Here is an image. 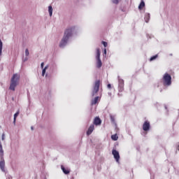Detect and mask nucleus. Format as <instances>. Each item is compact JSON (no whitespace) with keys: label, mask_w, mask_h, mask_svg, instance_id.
<instances>
[{"label":"nucleus","mask_w":179,"mask_h":179,"mask_svg":"<svg viewBox=\"0 0 179 179\" xmlns=\"http://www.w3.org/2000/svg\"><path fill=\"white\" fill-rule=\"evenodd\" d=\"M75 30V27L67 28L64 31V35L60 42L59 47H65L69 40V37H72V33Z\"/></svg>","instance_id":"obj_1"},{"label":"nucleus","mask_w":179,"mask_h":179,"mask_svg":"<svg viewBox=\"0 0 179 179\" xmlns=\"http://www.w3.org/2000/svg\"><path fill=\"white\" fill-rule=\"evenodd\" d=\"M19 80H20V75L15 73L13 74L10 84V90L15 92V89L17 85H19Z\"/></svg>","instance_id":"obj_2"},{"label":"nucleus","mask_w":179,"mask_h":179,"mask_svg":"<svg viewBox=\"0 0 179 179\" xmlns=\"http://www.w3.org/2000/svg\"><path fill=\"white\" fill-rule=\"evenodd\" d=\"M163 85L164 86H171V76L168 73H166L163 78Z\"/></svg>","instance_id":"obj_3"},{"label":"nucleus","mask_w":179,"mask_h":179,"mask_svg":"<svg viewBox=\"0 0 179 179\" xmlns=\"http://www.w3.org/2000/svg\"><path fill=\"white\" fill-rule=\"evenodd\" d=\"M100 85H101L100 80H96L94 82L92 92V96H96V94L99 93V90H100Z\"/></svg>","instance_id":"obj_4"},{"label":"nucleus","mask_w":179,"mask_h":179,"mask_svg":"<svg viewBox=\"0 0 179 179\" xmlns=\"http://www.w3.org/2000/svg\"><path fill=\"white\" fill-rule=\"evenodd\" d=\"M112 155H113V157L116 160L117 163H120V152H118L117 150H113Z\"/></svg>","instance_id":"obj_5"},{"label":"nucleus","mask_w":179,"mask_h":179,"mask_svg":"<svg viewBox=\"0 0 179 179\" xmlns=\"http://www.w3.org/2000/svg\"><path fill=\"white\" fill-rule=\"evenodd\" d=\"M143 131H148L150 129V121H145L143 124Z\"/></svg>","instance_id":"obj_6"},{"label":"nucleus","mask_w":179,"mask_h":179,"mask_svg":"<svg viewBox=\"0 0 179 179\" xmlns=\"http://www.w3.org/2000/svg\"><path fill=\"white\" fill-rule=\"evenodd\" d=\"M118 82H119V86H118L119 92H124V80L119 78Z\"/></svg>","instance_id":"obj_7"},{"label":"nucleus","mask_w":179,"mask_h":179,"mask_svg":"<svg viewBox=\"0 0 179 179\" xmlns=\"http://www.w3.org/2000/svg\"><path fill=\"white\" fill-rule=\"evenodd\" d=\"M94 131V124H91L87 131V135L89 136Z\"/></svg>","instance_id":"obj_8"},{"label":"nucleus","mask_w":179,"mask_h":179,"mask_svg":"<svg viewBox=\"0 0 179 179\" xmlns=\"http://www.w3.org/2000/svg\"><path fill=\"white\" fill-rule=\"evenodd\" d=\"M94 125H101V119L99 117H96L94 119Z\"/></svg>","instance_id":"obj_9"},{"label":"nucleus","mask_w":179,"mask_h":179,"mask_svg":"<svg viewBox=\"0 0 179 179\" xmlns=\"http://www.w3.org/2000/svg\"><path fill=\"white\" fill-rule=\"evenodd\" d=\"M99 101H100V97L96 96L94 99L92 100L91 104H92V106H94V105L97 104V103H99Z\"/></svg>","instance_id":"obj_10"},{"label":"nucleus","mask_w":179,"mask_h":179,"mask_svg":"<svg viewBox=\"0 0 179 179\" xmlns=\"http://www.w3.org/2000/svg\"><path fill=\"white\" fill-rule=\"evenodd\" d=\"M150 19V14L149 13H147L145 15V17H144V20L146 23H148L149 22V20Z\"/></svg>","instance_id":"obj_11"},{"label":"nucleus","mask_w":179,"mask_h":179,"mask_svg":"<svg viewBox=\"0 0 179 179\" xmlns=\"http://www.w3.org/2000/svg\"><path fill=\"white\" fill-rule=\"evenodd\" d=\"M61 169L64 174H69V173H71L69 169H65V167H64L62 165L61 166Z\"/></svg>","instance_id":"obj_12"},{"label":"nucleus","mask_w":179,"mask_h":179,"mask_svg":"<svg viewBox=\"0 0 179 179\" xmlns=\"http://www.w3.org/2000/svg\"><path fill=\"white\" fill-rule=\"evenodd\" d=\"M0 168L2 170V171H3V170H5V160H2L0 162Z\"/></svg>","instance_id":"obj_13"},{"label":"nucleus","mask_w":179,"mask_h":179,"mask_svg":"<svg viewBox=\"0 0 179 179\" xmlns=\"http://www.w3.org/2000/svg\"><path fill=\"white\" fill-rule=\"evenodd\" d=\"M97 59L96 67L101 68V66L103 65V64L101 63V59Z\"/></svg>","instance_id":"obj_14"},{"label":"nucleus","mask_w":179,"mask_h":179,"mask_svg":"<svg viewBox=\"0 0 179 179\" xmlns=\"http://www.w3.org/2000/svg\"><path fill=\"white\" fill-rule=\"evenodd\" d=\"M143 8H145V1H142L140 5L138 6V9H140V10H142Z\"/></svg>","instance_id":"obj_15"},{"label":"nucleus","mask_w":179,"mask_h":179,"mask_svg":"<svg viewBox=\"0 0 179 179\" xmlns=\"http://www.w3.org/2000/svg\"><path fill=\"white\" fill-rule=\"evenodd\" d=\"M0 156H1V157H3V148H2V144L1 143V141H0Z\"/></svg>","instance_id":"obj_16"},{"label":"nucleus","mask_w":179,"mask_h":179,"mask_svg":"<svg viewBox=\"0 0 179 179\" xmlns=\"http://www.w3.org/2000/svg\"><path fill=\"white\" fill-rule=\"evenodd\" d=\"M3 47V43L2 41L0 39V57L2 55V48Z\"/></svg>","instance_id":"obj_17"},{"label":"nucleus","mask_w":179,"mask_h":179,"mask_svg":"<svg viewBox=\"0 0 179 179\" xmlns=\"http://www.w3.org/2000/svg\"><path fill=\"white\" fill-rule=\"evenodd\" d=\"M48 12H49L50 16H52V6H48Z\"/></svg>","instance_id":"obj_18"},{"label":"nucleus","mask_w":179,"mask_h":179,"mask_svg":"<svg viewBox=\"0 0 179 179\" xmlns=\"http://www.w3.org/2000/svg\"><path fill=\"white\" fill-rule=\"evenodd\" d=\"M111 139L113 141H118V136H117V134H113L111 136Z\"/></svg>","instance_id":"obj_19"},{"label":"nucleus","mask_w":179,"mask_h":179,"mask_svg":"<svg viewBox=\"0 0 179 179\" xmlns=\"http://www.w3.org/2000/svg\"><path fill=\"white\" fill-rule=\"evenodd\" d=\"M96 59H100V49H96Z\"/></svg>","instance_id":"obj_20"},{"label":"nucleus","mask_w":179,"mask_h":179,"mask_svg":"<svg viewBox=\"0 0 179 179\" xmlns=\"http://www.w3.org/2000/svg\"><path fill=\"white\" fill-rule=\"evenodd\" d=\"M19 115V111H17L16 113H15L14 115V120H13V123L16 124V118L17 117V116Z\"/></svg>","instance_id":"obj_21"},{"label":"nucleus","mask_w":179,"mask_h":179,"mask_svg":"<svg viewBox=\"0 0 179 179\" xmlns=\"http://www.w3.org/2000/svg\"><path fill=\"white\" fill-rule=\"evenodd\" d=\"M48 68V66H45L43 71H42V76H44L45 75V71H47V69Z\"/></svg>","instance_id":"obj_22"},{"label":"nucleus","mask_w":179,"mask_h":179,"mask_svg":"<svg viewBox=\"0 0 179 179\" xmlns=\"http://www.w3.org/2000/svg\"><path fill=\"white\" fill-rule=\"evenodd\" d=\"M157 55H155V56H152L150 57V61H155V59H156V58H157Z\"/></svg>","instance_id":"obj_23"},{"label":"nucleus","mask_w":179,"mask_h":179,"mask_svg":"<svg viewBox=\"0 0 179 179\" xmlns=\"http://www.w3.org/2000/svg\"><path fill=\"white\" fill-rule=\"evenodd\" d=\"M101 43L103 45V47H105V48L107 47V45H108V43H107V42H106V41H102Z\"/></svg>","instance_id":"obj_24"},{"label":"nucleus","mask_w":179,"mask_h":179,"mask_svg":"<svg viewBox=\"0 0 179 179\" xmlns=\"http://www.w3.org/2000/svg\"><path fill=\"white\" fill-rule=\"evenodd\" d=\"M29 49L25 50V55L26 57H29Z\"/></svg>","instance_id":"obj_25"},{"label":"nucleus","mask_w":179,"mask_h":179,"mask_svg":"<svg viewBox=\"0 0 179 179\" xmlns=\"http://www.w3.org/2000/svg\"><path fill=\"white\" fill-rule=\"evenodd\" d=\"M1 140L5 141V134H3L1 136Z\"/></svg>","instance_id":"obj_26"},{"label":"nucleus","mask_w":179,"mask_h":179,"mask_svg":"<svg viewBox=\"0 0 179 179\" xmlns=\"http://www.w3.org/2000/svg\"><path fill=\"white\" fill-rule=\"evenodd\" d=\"M113 3H118L119 1L118 0H113Z\"/></svg>","instance_id":"obj_27"},{"label":"nucleus","mask_w":179,"mask_h":179,"mask_svg":"<svg viewBox=\"0 0 179 179\" xmlns=\"http://www.w3.org/2000/svg\"><path fill=\"white\" fill-rule=\"evenodd\" d=\"M103 54H105V55L107 54V49L106 48L103 49Z\"/></svg>","instance_id":"obj_28"},{"label":"nucleus","mask_w":179,"mask_h":179,"mask_svg":"<svg viewBox=\"0 0 179 179\" xmlns=\"http://www.w3.org/2000/svg\"><path fill=\"white\" fill-rule=\"evenodd\" d=\"M41 66L42 69L44 68V62H42L41 64Z\"/></svg>","instance_id":"obj_29"},{"label":"nucleus","mask_w":179,"mask_h":179,"mask_svg":"<svg viewBox=\"0 0 179 179\" xmlns=\"http://www.w3.org/2000/svg\"><path fill=\"white\" fill-rule=\"evenodd\" d=\"M107 87L108 89H111V84H108Z\"/></svg>","instance_id":"obj_30"},{"label":"nucleus","mask_w":179,"mask_h":179,"mask_svg":"<svg viewBox=\"0 0 179 179\" xmlns=\"http://www.w3.org/2000/svg\"><path fill=\"white\" fill-rule=\"evenodd\" d=\"M31 129L33 131V129H33V127H31Z\"/></svg>","instance_id":"obj_31"},{"label":"nucleus","mask_w":179,"mask_h":179,"mask_svg":"<svg viewBox=\"0 0 179 179\" xmlns=\"http://www.w3.org/2000/svg\"><path fill=\"white\" fill-rule=\"evenodd\" d=\"M178 150H179V144H178Z\"/></svg>","instance_id":"obj_32"}]
</instances>
